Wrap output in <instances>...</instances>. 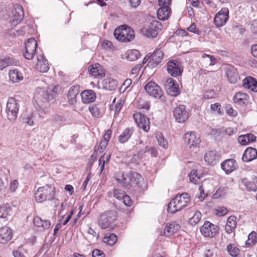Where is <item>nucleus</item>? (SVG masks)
Masks as SVG:
<instances>
[{
	"mask_svg": "<svg viewBox=\"0 0 257 257\" xmlns=\"http://www.w3.org/2000/svg\"><path fill=\"white\" fill-rule=\"evenodd\" d=\"M116 179L128 189L132 187L134 189L137 188L144 189L146 187L144 178L136 172H120L117 174Z\"/></svg>",
	"mask_w": 257,
	"mask_h": 257,
	"instance_id": "1",
	"label": "nucleus"
},
{
	"mask_svg": "<svg viewBox=\"0 0 257 257\" xmlns=\"http://www.w3.org/2000/svg\"><path fill=\"white\" fill-rule=\"evenodd\" d=\"M190 202V198L187 193L177 194L171 200L168 206V211L171 213H175L181 210Z\"/></svg>",
	"mask_w": 257,
	"mask_h": 257,
	"instance_id": "2",
	"label": "nucleus"
},
{
	"mask_svg": "<svg viewBox=\"0 0 257 257\" xmlns=\"http://www.w3.org/2000/svg\"><path fill=\"white\" fill-rule=\"evenodd\" d=\"M113 34L116 39L122 42H130L135 38L134 30L126 25L116 28Z\"/></svg>",
	"mask_w": 257,
	"mask_h": 257,
	"instance_id": "3",
	"label": "nucleus"
},
{
	"mask_svg": "<svg viewBox=\"0 0 257 257\" xmlns=\"http://www.w3.org/2000/svg\"><path fill=\"white\" fill-rule=\"evenodd\" d=\"M19 107V101L13 97L9 98L7 103L6 111L8 118L10 121H14L17 118Z\"/></svg>",
	"mask_w": 257,
	"mask_h": 257,
	"instance_id": "4",
	"label": "nucleus"
},
{
	"mask_svg": "<svg viewBox=\"0 0 257 257\" xmlns=\"http://www.w3.org/2000/svg\"><path fill=\"white\" fill-rule=\"evenodd\" d=\"M54 195V189L50 185L38 188L35 194L37 202L41 203L46 200L51 199Z\"/></svg>",
	"mask_w": 257,
	"mask_h": 257,
	"instance_id": "5",
	"label": "nucleus"
},
{
	"mask_svg": "<svg viewBox=\"0 0 257 257\" xmlns=\"http://www.w3.org/2000/svg\"><path fill=\"white\" fill-rule=\"evenodd\" d=\"M144 88L146 92L152 97L156 99H160L163 101H165V97L161 87L155 82H148L145 86Z\"/></svg>",
	"mask_w": 257,
	"mask_h": 257,
	"instance_id": "6",
	"label": "nucleus"
},
{
	"mask_svg": "<svg viewBox=\"0 0 257 257\" xmlns=\"http://www.w3.org/2000/svg\"><path fill=\"white\" fill-rule=\"evenodd\" d=\"M162 24L157 20L152 21L148 28H143L141 31L147 37L156 38L162 29Z\"/></svg>",
	"mask_w": 257,
	"mask_h": 257,
	"instance_id": "7",
	"label": "nucleus"
},
{
	"mask_svg": "<svg viewBox=\"0 0 257 257\" xmlns=\"http://www.w3.org/2000/svg\"><path fill=\"white\" fill-rule=\"evenodd\" d=\"M116 217V213L114 211H107L100 216L98 224L102 229H105L114 222Z\"/></svg>",
	"mask_w": 257,
	"mask_h": 257,
	"instance_id": "8",
	"label": "nucleus"
},
{
	"mask_svg": "<svg viewBox=\"0 0 257 257\" xmlns=\"http://www.w3.org/2000/svg\"><path fill=\"white\" fill-rule=\"evenodd\" d=\"M229 18V10L227 8H222L215 16L214 24L217 28L225 25Z\"/></svg>",
	"mask_w": 257,
	"mask_h": 257,
	"instance_id": "9",
	"label": "nucleus"
},
{
	"mask_svg": "<svg viewBox=\"0 0 257 257\" xmlns=\"http://www.w3.org/2000/svg\"><path fill=\"white\" fill-rule=\"evenodd\" d=\"M134 118L137 125L144 132H148L150 129L149 119L144 114L136 112L133 115Z\"/></svg>",
	"mask_w": 257,
	"mask_h": 257,
	"instance_id": "10",
	"label": "nucleus"
},
{
	"mask_svg": "<svg viewBox=\"0 0 257 257\" xmlns=\"http://www.w3.org/2000/svg\"><path fill=\"white\" fill-rule=\"evenodd\" d=\"M184 139L190 149L199 147L201 142L200 137L198 134L194 132H187L184 135Z\"/></svg>",
	"mask_w": 257,
	"mask_h": 257,
	"instance_id": "11",
	"label": "nucleus"
},
{
	"mask_svg": "<svg viewBox=\"0 0 257 257\" xmlns=\"http://www.w3.org/2000/svg\"><path fill=\"white\" fill-rule=\"evenodd\" d=\"M219 229V227L213 224L209 221H206L200 227V231L202 235L205 237H212L215 236Z\"/></svg>",
	"mask_w": 257,
	"mask_h": 257,
	"instance_id": "12",
	"label": "nucleus"
},
{
	"mask_svg": "<svg viewBox=\"0 0 257 257\" xmlns=\"http://www.w3.org/2000/svg\"><path fill=\"white\" fill-rule=\"evenodd\" d=\"M173 115L176 120L179 123H183L188 119L189 114L186 110V106L179 105L173 110Z\"/></svg>",
	"mask_w": 257,
	"mask_h": 257,
	"instance_id": "13",
	"label": "nucleus"
},
{
	"mask_svg": "<svg viewBox=\"0 0 257 257\" xmlns=\"http://www.w3.org/2000/svg\"><path fill=\"white\" fill-rule=\"evenodd\" d=\"M37 47L36 40L33 38L29 39L25 44V57L28 60L32 59L35 54Z\"/></svg>",
	"mask_w": 257,
	"mask_h": 257,
	"instance_id": "14",
	"label": "nucleus"
},
{
	"mask_svg": "<svg viewBox=\"0 0 257 257\" xmlns=\"http://www.w3.org/2000/svg\"><path fill=\"white\" fill-rule=\"evenodd\" d=\"M168 73L173 77H177L182 75L183 69L181 64L176 60H170L167 63Z\"/></svg>",
	"mask_w": 257,
	"mask_h": 257,
	"instance_id": "15",
	"label": "nucleus"
},
{
	"mask_svg": "<svg viewBox=\"0 0 257 257\" xmlns=\"http://www.w3.org/2000/svg\"><path fill=\"white\" fill-rule=\"evenodd\" d=\"M164 57L163 52L160 49H156L151 55L148 65L151 67H156L160 64Z\"/></svg>",
	"mask_w": 257,
	"mask_h": 257,
	"instance_id": "16",
	"label": "nucleus"
},
{
	"mask_svg": "<svg viewBox=\"0 0 257 257\" xmlns=\"http://www.w3.org/2000/svg\"><path fill=\"white\" fill-rule=\"evenodd\" d=\"M164 85L167 92L171 95L176 96L179 94L178 84L174 79L168 78Z\"/></svg>",
	"mask_w": 257,
	"mask_h": 257,
	"instance_id": "17",
	"label": "nucleus"
},
{
	"mask_svg": "<svg viewBox=\"0 0 257 257\" xmlns=\"http://www.w3.org/2000/svg\"><path fill=\"white\" fill-rule=\"evenodd\" d=\"M225 72L227 80L230 83L235 84L239 79L236 69L230 65L225 67Z\"/></svg>",
	"mask_w": 257,
	"mask_h": 257,
	"instance_id": "18",
	"label": "nucleus"
},
{
	"mask_svg": "<svg viewBox=\"0 0 257 257\" xmlns=\"http://www.w3.org/2000/svg\"><path fill=\"white\" fill-rule=\"evenodd\" d=\"M186 214L189 217L188 223L191 225H195L197 224L200 221L202 216L201 213L194 207L190 208V211H186Z\"/></svg>",
	"mask_w": 257,
	"mask_h": 257,
	"instance_id": "19",
	"label": "nucleus"
},
{
	"mask_svg": "<svg viewBox=\"0 0 257 257\" xmlns=\"http://www.w3.org/2000/svg\"><path fill=\"white\" fill-rule=\"evenodd\" d=\"M12 230L9 227L4 226L0 228V243L5 244L12 238Z\"/></svg>",
	"mask_w": 257,
	"mask_h": 257,
	"instance_id": "20",
	"label": "nucleus"
},
{
	"mask_svg": "<svg viewBox=\"0 0 257 257\" xmlns=\"http://www.w3.org/2000/svg\"><path fill=\"white\" fill-rule=\"evenodd\" d=\"M89 74L94 77H103L105 76V71L101 65L98 63L91 65L88 68Z\"/></svg>",
	"mask_w": 257,
	"mask_h": 257,
	"instance_id": "21",
	"label": "nucleus"
},
{
	"mask_svg": "<svg viewBox=\"0 0 257 257\" xmlns=\"http://www.w3.org/2000/svg\"><path fill=\"white\" fill-rule=\"evenodd\" d=\"M242 184L249 191H255L257 190V177L253 176L250 178L241 179Z\"/></svg>",
	"mask_w": 257,
	"mask_h": 257,
	"instance_id": "22",
	"label": "nucleus"
},
{
	"mask_svg": "<svg viewBox=\"0 0 257 257\" xmlns=\"http://www.w3.org/2000/svg\"><path fill=\"white\" fill-rule=\"evenodd\" d=\"M221 168L226 174H228L237 168V164L235 160L229 159L225 160L221 164Z\"/></svg>",
	"mask_w": 257,
	"mask_h": 257,
	"instance_id": "23",
	"label": "nucleus"
},
{
	"mask_svg": "<svg viewBox=\"0 0 257 257\" xmlns=\"http://www.w3.org/2000/svg\"><path fill=\"white\" fill-rule=\"evenodd\" d=\"M37 63L36 65V69L43 73L46 72L49 69L48 61L45 59L44 56L40 55L37 57Z\"/></svg>",
	"mask_w": 257,
	"mask_h": 257,
	"instance_id": "24",
	"label": "nucleus"
},
{
	"mask_svg": "<svg viewBox=\"0 0 257 257\" xmlns=\"http://www.w3.org/2000/svg\"><path fill=\"white\" fill-rule=\"evenodd\" d=\"M257 158V150L253 148L248 147L244 151L242 157L243 162H248Z\"/></svg>",
	"mask_w": 257,
	"mask_h": 257,
	"instance_id": "25",
	"label": "nucleus"
},
{
	"mask_svg": "<svg viewBox=\"0 0 257 257\" xmlns=\"http://www.w3.org/2000/svg\"><path fill=\"white\" fill-rule=\"evenodd\" d=\"M82 101L84 103L87 104L95 101L96 96L93 90H85L81 93Z\"/></svg>",
	"mask_w": 257,
	"mask_h": 257,
	"instance_id": "26",
	"label": "nucleus"
},
{
	"mask_svg": "<svg viewBox=\"0 0 257 257\" xmlns=\"http://www.w3.org/2000/svg\"><path fill=\"white\" fill-rule=\"evenodd\" d=\"M248 95L246 93L238 92L234 95L233 101L239 106H244L246 105L248 103Z\"/></svg>",
	"mask_w": 257,
	"mask_h": 257,
	"instance_id": "27",
	"label": "nucleus"
},
{
	"mask_svg": "<svg viewBox=\"0 0 257 257\" xmlns=\"http://www.w3.org/2000/svg\"><path fill=\"white\" fill-rule=\"evenodd\" d=\"M13 23H18L22 21L24 16V13L22 7L19 5H15L13 11Z\"/></svg>",
	"mask_w": 257,
	"mask_h": 257,
	"instance_id": "28",
	"label": "nucleus"
},
{
	"mask_svg": "<svg viewBox=\"0 0 257 257\" xmlns=\"http://www.w3.org/2000/svg\"><path fill=\"white\" fill-rule=\"evenodd\" d=\"M242 86L252 91L257 92V81L251 77H248L242 80Z\"/></svg>",
	"mask_w": 257,
	"mask_h": 257,
	"instance_id": "29",
	"label": "nucleus"
},
{
	"mask_svg": "<svg viewBox=\"0 0 257 257\" xmlns=\"http://www.w3.org/2000/svg\"><path fill=\"white\" fill-rule=\"evenodd\" d=\"M11 207L8 204L0 205V219L4 222L8 221L11 216Z\"/></svg>",
	"mask_w": 257,
	"mask_h": 257,
	"instance_id": "30",
	"label": "nucleus"
},
{
	"mask_svg": "<svg viewBox=\"0 0 257 257\" xmlns=\"http://www.w3.org/2000/svg\"><path fill=\"white\" fill-rule=\"evenodd\" d=\"M180 225L176 222H171L166 225L164 233L166 236H170L178 231Z\"/></svg>",
	"mask_w": 257,
	"mask_h": 257,
	"instance_id": "31",
	"label": "nucleus"
},
{
	"mask_svg": "<svg viewBox=\"0 0 257 257\" xmlns=\"http://www.w3.org/2000/svg\"><path fill=\"white\" fill-rule=\"evenodd\" d=\"M219 157V156L216 152L208 151L204 155V160L208 164L214 165L217 163Z\"/></svg>",
	"mask_w": 257,
	"mask_h": 257,
	"instance_id": "32",
	"label": "nucleus"
},
{
	"mask_svg": "<svg viewBox=\"0 0 257 257\" xmlns=\"http://www.w3.org/2000/svg\"><path fill=\"white\" fill-rule=\"evenodd\" d=\"M134 132L133 127H126L118 137V142L121 144L126 142L133 136Z\"/></svg>",
	"mask_w": 257,
	"mask_h": 257,
	"instance_id": "33",
	"label": "nucleus"
},
{
	"mask_svg": "<svg viewBox=\"0 0 257 257\" xmlns=\"http://www.w3.org/2000/svg\"><path fill=\"white\" fill-rule=\"evenodd\" d=\"M79 92V87L77 86H73L69 89L67 97L68 102L70 104H74L76 102V97Z\"/></svg>",
	"mask_w": 257,
	"mask_h": 257,
	"instance_id": "34",
	"label": "nucleus"
},
{
	"mask_svg": "<svg viewBox=\"0 0 257 257\" xmlns=\"http://www.w3.org/2000/svg\"><path fill=\"white\" fill-rule=\"evenodd\" d=\"M256 137L252 134H247L240 136L238 138V143L243 146L255 141Z\"/></svg>",
	"mask_w": 257,
	"mask_h": 257,
	"instance_id": "35",
	"label": "nucleus"
},
{
	"mask_svg": "<svg viewBox=\"0 0 257 257\" xmlns=\"http://www.w3.org/2000/svg\"><path fill=\"white\" fill-rule=\"evenodd\" d=\"M170 11L169 7L160 6L157 13L158 19L162 21L167 19L170 16Z\"/></svg>",
	"mask_w": 257,
	"mask_h": 257,
	"instance_id": "36",
	"label": "nucleus"
},
{
	"mask_svg": "<svg viewBox=\"0 0 257 257\" xmlns=\"http://www.w3.org/2000/svg\"><path fill=\"white\" fill-rule=\"evenodd\" d=\"M236 226V217L234 216H229L226 221L225 226V230L226 233L230 234L234 230Z\"/></svg>",
	"mask_w": 257,
	"mask_h": 257,
	"instance_id": "37",
	"label": "nucleus"
},
{
	"mask_svg": "<svg viewBox=\"0 0 257 257\" xmlns=\"http://www.w3.org/2000/svg\"><path fill=\"white\" fill-rule=\"evenodd\" d=\"M17 61L12 57H5L0 58V69H4L8 66L16 65Z\"/></svg>",
	"mask_w": 257,
	"mask_h": 257,
	"instance_id": "38",
	"label": "nucleus"
},
{
	"mask_svg": "<svg viewBox=\"0 0 257 257\" xmlns=\"http://www.w3.org/2000/svg\"><path fill=\"white\" fill-rule=\"evenodd\" d=\"M33 223L37 227H42L44 229H48L51 225V223L48 220H43L40 217L36 216L34 218Z\"/></svg>",
	"mask_w": 257,
	"mask_h": 257,
	"instance_id": "39",
	"label": "nucleus"
},
{
	"mask_svg": "<svg viewBox=\"0 0 257 257\" xmlns=\"http://www.w3.org/2000/svg\"><path fill=\"white\" fill-rule=\"evenodd\" d=\"M9 77L10 79L13 82H18L23 79L22 74L17 69L10 70Z\"/></svg>",
	"mask_w": 257,
	"mask_h": 257,
	"instance_id": "40",
	"label": "nucleus"
},
{
	"mask_svg": "<svg viewBox=\"0 0 257 257\" xmlns=\"http://www.w3.org/2000/svg\"><path fill=\"white\" fill-rule=\"evenodd\" d=\"M126 59L129 61H135L140 56V52L136 49L129 50L126 53Z\"/></svg>",
	"mask_w": 257,
	"mask_h": 257,
	"instance_id": "41",
	"label": "nucleus"
},
{
	"mask_svg": "<svg viewBox=\"0 0 257 257\" xmlns=\"http://www.w3.org/2000/svg\"><path fill=\"white\" fill-rule=\"evenodd\" d=\"M117 240V236L114 233L107 234L103 238V241L106 244L112 246Z\"/></svg>",
	"mask_w": 257,
	"mask_h": 257,
	"instance_id": "42",
	"label": "nucleus"
},
{
	"mask_svg": "<svg viewBox=\"0 0 257 257\" xmlns=\"http://www.w3.org/2000/svg\"><path fill=\"white\" fill-rule=\"evenodd\" d=\"M226 249L228 253L233 257H236L240 252L239 249L232 243L228 244Z\"/></svg>",
	"mask_w": 257,
	"mask_h": 257,
	"instance_id": "43",
	"label": "nucleus"
},
{
	"mask_svg": "<svg viewBox=\"0 0 257 257\" xmlns=\"http://www.w3.org/2000/svg\"><path fill=\"white\" fill-rule=\"evenodd\" d=\"M117 81L111 78H107L105 80L104 87L110 91L114 90L117 87Z\"/></svg>",
	"mask_w": 257,
	"mask_h": 257,
	"instance_id": "44",
	"label": "nucleus"
},
{
	"mask_svg": "<svg viewBox=\"0 0 257 257\" xmlns=\"http://www.w3.org/2000/svg\"><path fill=\"white\" fill-rule=\"evenodd\" d=\"M227 191L228 188L226 187H220L216 190V192L214 194H213V195L212 196V198L213 199H216L220 197H223L227 193Z\"/></svg>",
	"mask_w": 257,
	"mask_h": 257,
	"instance_id": "45",
	"label": "nucleus"
},
{
	"mask_svg": "<svg viewBox=\"0 0 257 257\" xmlns=\"http://www.w3.org/2000/svg\"><path fill=\"white\" fill-rule=\"evenodd\" d=\"M257 242V233L252 231L248 235V239L246 241L245 244L249 246L255 244Z\"/></svg>",
	"mask_w": 257,
	"mask_h": 257,
	"instance_id": "46",
	"label": "nucleus"
},
{
	"mask_svg": "<svg viewBox=\"0 0 257 257\" xmlns=\"http://www.w3.org/2000/svg\"><path fill=\"white\" fill-rule=\"evenodd\" d=\"M189 177L190 182L195 184H199L201 181V177L198 176L196 170H192L189 174Z\"/></svg>",
	"mask_w": 257,
	"mask_h": 257,
	"instance_id": "47",
	"label": "nucleus"
},
{
	"mask_svg": "<svg viewBox=\"0 0 257 257\" xmlns=\"http://www.w3.org/2000/svg\"><path fill=\"white\" fill-rule=\"evenodd\" d=\"M156 138L158 141V144L160 146L162 147L164 149H166L168 148V142L164 139L163 136L161 133H157L156 134Z\"/></svg>",
	"mask_w": 257,
	"mask_h": 257,
	"instance_id": "48",
	"label": "nucleus"
},
{
	"mask_svg": "<svg viewBox=\"0 0 257 257\" xmlns=\"http://www.w3.org/2000/svg\"><path fill=\"white\" fill-rule=\"evenodd\" d=\"M89 110L93 116L97 117L100 115V110L97 104H93L90 106Z\"/></svg>",
	"mask_w": 257,
	"mask_h": 257,
	"instance_id": "49",
	"label": "nucleus"
},
{
	"mask_svg": "<svg viewBox=\"0 0 257 257\" xmlns=\"http://www.w3.org/2000/svg\"><path fill=\"white\" fill-rule=\"evenodd\" d=\"M145 153H149L152 157H156L158 155V152L156 147L146 146L145 150Z\"/></svg>",
	"mask_w": 257,
	"mask_h": 257,
	"instance_id": "50",
	"label": "nucleus"
},
{
	"mask_svg": "<svg viewBox=\"0 0 257 257\" xmlns=\"http://www.w3.org/2000/svg\"><path fill=\"white\" fill-rule=\"evenodd\" d=\"M34 115L33 113H31L24 116L23 117L24 122L29 125H33L34 124Z\"/></svg>",
	"mask_w": 257,
	"mask_h": 257,
	"instance_id": "51",
	"label": "nucleus"
},
{
	"mask_svg": "<svg viewBox=\"0 0 257 257\" xmlns=\"http://www.w3.org/2000/svg\"><path fill=\"white\" fill-rule=\"evenodd\" d=\"M126 194L124 191L120 189H114L113 191V196L119 201L121 200L123 197Z\"/></svg>",
	"mask_w": 257,
	"mask_h": 257,
	"instance_id": "52",
	"label": "nucleus"
},
{
	"mask_svg": "<svg viewBox=\"0 0 257 257\" xmlns=\"http://www.w3.org/2000/svg\"><path fill=\"white\" fill-rule=\"evenodd\" d=\"M123 103H124V100L121 99H119L117 102V103H116V104L114 106V113H115V114H116L120 112V111L123 106Z\"/></svg>",
	"mask_w": 257,
	"mask_h": 257,
	"instance_id": "53",
	"label": "nucleus"
},
{
	"mask_svg": "<svg viewBox=\"0 0 257 257\" xmlns=\"http://www.w3.org/2000/svg\"><path fill=\"white\" fill-rule=\"evenodd\" d=\"M120 201L127 207H130L132 205V200L131 199V197L126 194H125Z\"/></svg>",
	"mask_w": 257,
	"mask_h": 257,
	"instance_id": "54",
	"label": "nucleus"
},
{
	"mask_svg": "<svg viewBox=\"0 0 257 257\" xmlns=\"http://www.w3.org/2000/svg\"><path fill=\"white\" fill-rule=\"evenodd\" d=\"M216 93L213 90L206 91L203 95L204 98L207 99H212L215 97Z\"/></svg>",
	"mask_w": 257,
	"mask_h": 257,
	"instance_id": "55",
	"label": "nucleus"
},
{
	"mask_svg": "<svg viewBox=\"0 0 257 257\" xmlns=\"http://www.w3.org/2000/svg\"><path fill=\"white\" fill-rule=\"evenodd\" d=\"M226 113L231 116H236L237 114V111L233 109L230 105L226 106Z\"/></svg>",
	"mask_w": 257,
	"mask_h": 257,
	"instance_id": "56",
	"label": "nucleus"
},
{
	"mask_svg": "<svg viewBox=\"0 0 257 257\" xmlns=\"http://www.w3.org/2000/svg\"><path fill=\"white\" fill-rule=\"evenodd\" d=\"M132 81L131 79H126L122 85L121 86V89L123 90V91L126 90L127 88L130 86L132 84Z\"/></svg>",
	"mask_w": 257,
	"mask_h": 257,
	"instance_id": "57",
	"label": "nucleus"
},
{
	"mask_svg": "<svg viewBox=\"0 0 257 257\" xmlns=\"http://www.w3.org/2000/svg\"><path fill=\"white\" fill-rule=\"evenodd\" d=\"M210 109L212 111H217L218 114L220 113L221 105L219 103L212 104L210 106Z\"/></svg>",
	"mask_w": 257,
	"mask_h": 257,
	"instance_id": "58",
	"label": "nucleus"
},
{
	"mask_svg": "<svg viewBox=\"0 0 257 257\" xmlns=\"http://www.w3.org/2000/svg\"><path fill=\"white\" fill-rule=\"evenodd\" d=\"M202 57L204 60H205L206 58H208L209 59V65H213L214 64V61H215V59L213 56L204 54L202 56Z\"/></svg>",
	"mask_w": 257,
	"mask_h": 257,
	"instance_id": "59",
	"label": "nucleus"
},
{
	"mask_svg": "<svg viewBox=\"0 0 257 257\" xmlns=\"http://www.w3.org/2000/svg\"><path fill=\"white\" fill-rule=\"evenodd\" d=\"M92 257H104L103 252L97 249H94L92 252Z\"/></svg>",
	"mask_w": 257,
	"mask_h": 257,
	"instance_id": "60",
	"label": "nucleus"
},
{
	"mask_svg": "<svg viewBox=\"0 0 257 257\" xmlns=\"http://www.w3.org/2000/svg\"><path fill=\"white\" fill-rule=\"evenodd\" d=\"M18 181L17 180H13L10 185V190L11 192H15L18 187Z\"/></svg>",
	"mask_w": 257,
	"mask_h": 257,
	"instance_id": "61",
	"label": "nucleus"
},
{
	"mask_svg": "<svg viewBox=\"0 0 257 257\" xmlns=\"http://www.w3.org/2000/svg\"><path fill=\"white\" fill-rule=\"evenodd\" d=\"M187 30L190 32L197 34H199V31L196 28V25L194 23H192L190 27L187 28Z\"/></svg>",
	"mask_w": 257,
	"mask_h": 257,
	"instance_id": "62",
	"label": "nucleus"
},
{
	"mask_svg": "<svg viewBox=\"0 0 257 257\" xmlns=\"http://www.w3.org/2000/svg\"><path fill=\"white\" fill-rule=\"evenodd\" d=\"M214 253V251L213 248H206L204 251V257H212Z\"/></svg>",
	"mask_w": 257,
	"mask_h": 257,
	"instance_id": "63",
	"label": "nucleus"
},
{
	"mask_svg": "<svg viewBox=\"0 0 257 257\" xmlns=\"http://www.w3.org/2000/svg\"><path fill=\"white\" fill-rule=\"evenodd\" d=\"M250 29L253 33L257 34V19L253 21Z\"/></svg>",
	"mask_w": 257,
	"mask_h": 257,
	"instance_id": "64",
	"label": "nucleus"
}]
</instances>
